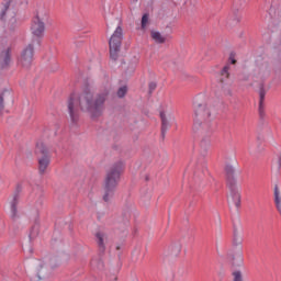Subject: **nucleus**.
<instances>
[{"instance_id":"nucleus-1","label":"nucleus","mask_w":281,"mask_h":281,"mask_svg":"<svg viewBox=\"0 0 281 281\" xmlns=\"http://www.w3.org/2000/svg\"><path fill=\"white\" fill-rule=\"evenodd\" d=\"M109 93L111 90L106 88L94 97L93 91L87 88L79 97L71 94L68 100V112L72 124H78L80 111L89 113L93 120L100 117L104 113V102H106Z\"/></svg>"},{"instance_id":"nucleus-16","label":"nucleus","mask_w":281,"mask_h":281,"mask_svg":"<svg viewBox=\"0 0 281 281\" xmlns=\"http://www.w3.org/2000/svg\"><path fill=\"white\" fill-rule=\"evenodd\" d=\"M151 38L153 41H155V43H158V44L166 43V37L157 31H151Z\"/></svg>"},{"instance_id":"nucleus-31","label":"nucleus","mask_w":281,"mask_h":281,"mask_svg":"<svg viewBox=\"0 0 281 281\" xmlns=\"http://www.w3.org/2000/svg\"><path fill=\"white\" fill-rule=\"evenodd\" d=\"M233 263L236 265V261L233 260Z\"/></svg>"},{"instance_id":"nucleus-3","label":"nucleus","mask_w":281,"mask_h":281,"mask_svg":"<svg viewBox=\"0 0 281 281\" xmlns=\"http://www.w3.org/2000/svg\"><path fill=\"white\" fill-rule=\"evenodd\" d=\"M123 31L122 26H117L109 41L110 58L117 60L120 56V49H122Z\"/></svg>"},{"instance_id":"nucleus-12","label":"nucleus","mask_w":281,"mask_h":281,"mask_svg":"<svg viewBox=\"0 0 281 281\" xmlns=\"http://www.w3.org/2000/svg\"><path fill=\"white\" fill-rule=\"evenodd\" d=\"M115 188L103 186V201L110 203L115 196Z\"/></svg>"},{"instance_id":"nucleus-15","label":"nucleus","mask_w":281,"mask_h":281,"mask_svg":"<svg viewBox=\"0 0 281 281\" xmlns=\"http://www.w3.org/2000/svg\"><path fill=\"white\" fill-rule=\"evenodd\" d=\"M97 243L99 248L104 251V240H106V234L99 232L95 234Z\"/></svg>"},{"instance_id":"nucleus-20","label":"nucleus","mask_w":281,"mask_h":281,"mask_svg":"<svg viewBox=\"0 0 281 281\" xmlns=\"http://www.w3.org/2000/svg\"><path fill=\"white\" fill-rule=\"evenodd\" d=\"M91 265L92 267H97V269H104V262L101 260L98 262L95 259H93L91 261Z\"/></svg>"},{"instance_id":"nucleus-22","label":"nucleus","mask_w":281,"mask_h":281,"mask_svg":"<svg viewBox=\"0 0 281 281\" xmlns=\"http://www.w3.org/2000/svg\"><path fill=\"white\" fill-rule=\"evenodd\" d=\"M258 113H259V117H265V103H259L258 106Z\"/></svg>"},{"instance_id":"nucleus-8","label":"nucleus","mask_w":281,"mask_h":281,"mask_svg":"<svg viewBox=\"0 0 281 281\" xmlns=\"http://www.w3.org/2000/svg\"><path fill=\"white\" fill-rule=\"evenodd\" d=\"M229 195L228 203L235 205V207H240V191L237 184L228 186Z\"/></svg>"},{"instance_id":"nucleus-30","label":"nucleus","mask_w":281,"mask_h":281,"mask_svg":"<svg viewBox=\"0 0 281 281\" xmlns=\"http://www.w3.org/2000/svg\"><path fill=\"white\" fill-rule=\"evenodd\" d=\"M279 168H281V157L278 158Z\"/></svg>"},{"instance_id":"nucleus-18","label":"nucleus","mask_w":281,"mask_h":281,"mask_svg":"<svg viewBox=\"0 0 281 281\" xmlns=\"http://www.w3.org/2000/svg\"><path fill=\"white\" fill-rule=\"evenodd\" d=\"M232 281H245V277L243 276V271L234 270L232 272Z\"/></svg>"},{"instance_id":"nucleus-29","label":"nucleus","mask_w":281,"mask_h":281,"mask_svg":"<svg viewBox=\"0 0 281 281\" xmlns=\"http://www.w3.org/2000/svg\"><path fill=\"white\" fill-rule=\"evenodd\" d=\"M231 63L232 65H236V59H234V57H231Z\"/></svg>"},{"instance_id":"nucleus-6","label":"nucleus","mask_w":281,"mask_h":281,"mask_svg":"<svg viewBox=\"0 0 281 281\" xmlns=\"http://www.w3.org/2000/svg\"><path fill=\"white\" fill-rule=\"evenodd\" d=\"M45 19H47V12L43 9H40L36 13V16L33 20V24L31 26V32L34 36H36L37 38H41V36H43V34H45V23H43V21H45Z\"/></svg>"},{"instance_id":"nucleus-2","label":"nucleus","mask_w":281,"mask_h":281,"mask_svg":"<svg viewBox=\"0 0 281 281\" xmlns=\"http://www.w3.org/2000/svg\"><path fill=\"white\" fill-rule=\"evenodd\" d=\"M194 106L195 119L192 131L195 137H201V148L207 150L210 148V137H212V121L214 120V115H212V110L207 103L195 101Z\"/></svg>"},{"instance_id":"nucleus-17","label":"nucleus","mask_w":281,"mask_h":281,"mask_svg":"<svg viewBox=\"0 0 281 281\" xmlns=\"http://www.w3.org/2000/svg\"><path fill=\"white\" fill-rule=\"evenodd\" d=\"M19 203V193H15L11 203V216L16 218V204Z\"/></svg>"},{"instance_id":"nucleus-25","label":"nucleus","mask_w":281,"mask_h":281,"mask_svg":"<svg viewBox=\"0 0 281 281\" xmlns=\"http://www.w3.org/2000/svg\"><path fill=\"white\" fill-rule=\"evenodd\" d=\"M3 109H5V103L3 102V95L0 94V116L3 115Z\"/></svg>"},{"instance_id":"nucleus-4","label":"nucleus","mask_w":281,"mask_h":281,"mask_svg":"<svg viewBox=\"0 0 281 281\" xmlns=\"http://www.w3.org/2000/svg\"><path fill=\"white\" fill-rule=\"evenodd\" d=\"M123 165L117 162L110 168L105 175L104 186L108 188L117 189V183H120V177L122 176Z\"/></svg>"},{"instance_id":"nucleus-23","label":"nucleus","mask_w":281,"mask_h":281,"mask_svg":"<svg viewBox=\"0 0 281 281\" xmlns=\"http://www.w3.org/2000/svg\"><path fill=\"white\" fill-rule=\"evenodd\" d=\"M240 243H243V239L238 236V232L235 231L234 232V244L235 245H240Z\"/></svg>"},{"instance_id":"nucleus-5","label":"nucleus","mask_w":281,"mask_h":281,"mask_svg":"<svg viewBox=\"0 0 281 281\" xmlns=\"http://www.w3.org/2000/svg\"><path fill=\"white\" fill-rule=\"evenodd\" d=\"M35 153L37 155H42V157H38V172L40 175H45L47 172V168H49V164L52 161V158L47 154V147L44 143H37Z\"/></svg>"},{"instance_id":"nucleus-27","label":"nucleus","mask_w":281,"mask_h":281,"mask_svg":"<svg viewBox=\"0 0 281 281\" xmlns=\"http://www.w3.org/2000/svg\"><path fill=\"white\" fill-rule=\"evenodd\" d=\"M148 89H149V93H153V91L157 89V82H154V81L149 82Z\"/></svg>"},{"instance_id":"nucleus-19","label":"nucleus","mask_w":281,"mask_h":281,"mask_svg":"<svg viewBox=\"0 0 281 281\" xmlns=\"http://www.w3.org/2000/svg\"><path fill=\"white\" fill-rule=\"evenodd\" d=\"M227 78H229V66H225L223 68L221 82H225V80H227Z\"/></svg>"},{"instance_id":"nucleus-9","label":"nucleus","mask_w":281,"mask_h":281,"mask_svg":"<svg viewBox=\"0 0 281 281\" xmlns=\"http://www.w3.org/2000/svg\"><path fill=\"white\" fill-rule=\"evenodd\" d=\"M10 63H12V48L10 46H7L0 52L1 69L10 67Z\"/></svg>"},{"instance_id":"nucleus-21","label":"nucleus","mask_w":281,"mask_h":281,"mask_svg":"<svg viewBox=\"0 0 281 281\" xmlns=\"http://www.w3.org/2000/svg\"><path fill=\"white\" fill-rule=\"evenodd\" d=\"M128 91V89L124 86V87H121L119 90H117V97L119 98H124V95H126V92Z\"/></svg>"},{"instance_id":"nucleus-24","label":"nucleus","mask_w":281,"mask_h":281,"mask_svg":"<svg viewBox=\"0 0 281 281\" xmlns=\"http://www.w3.org/2000/svg\"><path fill=\"white\" fill-rule=\"evenodd\" d=\"M265 95H267V92H265V89H261L259 92V103H265Z\"/></svg>"},{"instance_id":"nucleus-10","label":"nucleus","mask_w":281,"mask_h":281,"mask_svg":"<svg viewBox=\"0 0 281 281\" xmlns=\"http://www.w3.org/2000/svg\"><path fill=\"white\" fill-rule=\"evenodd\" d=\"M16 16V10L12 4V1L5 0L3 3V9L0 14V19H14Z\"/></svg>"},{"instance_id":"nucleus-7","label":"nucleus","mask_w":281,"mask_h":281,"mask_svg":"<svg viewBox=\"0 0 281 281\" xmlns=\"http://www.w3.org/2000/svg\"><path fill=\"white\" fill-rule=\"evenodd\" d=\"M34 63V44L25 46L18 58V65L23 69H30Z\"/></svg>"},{"instance_id":"nucleus-28","label":"nucleus","mask_w":281,"mask_h":281,"mask_svg":"<svg viewBox=\"0 0 281 281\" xmlns=\"http://www.w3.org/2000/svg\"><path fill=\"white\" fill-rule=\"evenodd\" d=\"M238 263L237 265H243V254L240 252L239 255H238Z\"/></svg>"},{"instance_id":"nucleus-14","label":"nucleus","mask_w":281,"mask_h":281,"mask_svg":"<svg viewBox=\"0 0 281 281\" xmlns=\"http://www.w3.org/2000/svg\"><path fill=\"white\" fill-rule=\"evenodd\" d=\"M169 254L170 256H173V258H177L179 254H181V244L175 243L169 246Z\"/></svg>"},{"instance_id":"nucleus-13","label":"nucleus","mask_w":281,"mask_h":281,"mask_svg":"<svg viewBox=\"0 0 281 281\" xmlns=\"http://www.w3.org/2000/svg\"><path fill=\"white\" fill-rule=\"evenodd\" d=\"M161 120V136L166 137V133H168V128H170V121L168 116H166V112H160Z\"/></svg>"},{"instance_id":"nucleus-11","label":"nucleus","mask_w":281,"mask_h":281,"mask_svg":"<svg viewBox=\"0 0 281 281\" xmlns=\"http://www.w3.org/2000/svg\"><path fill=\"white\" fill-rule=\"evenodd\" d=\"M225 172H226V181H227V186H237V181H236V176L235 175V170L233 166H226L225 168Z\"/></svg>"},{"instance_id":"nucleus-26","label":"nucleus","mask_w":281,"mask_h":281,"mask_svg":"<svg viewBox=\"0 0 281 281\" xmlns=\"http://www.w3.org/2000/svg\"><path fill=\"white\" fill-rule=\"evenodd\" d=\"M146 25H148V14H144L142 18V27L144 30V27H146Z\"/></svg>"}]
</instances>
